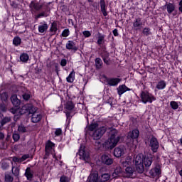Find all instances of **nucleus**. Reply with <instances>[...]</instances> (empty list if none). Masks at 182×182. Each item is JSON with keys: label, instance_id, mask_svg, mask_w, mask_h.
Segmentation results:
<instances>
[{"label": "nucleus", "instance_id": "obj_64", "mask_svg": "<svg viewBox=\"0 0 182 182\" xmlns=\"http://www.w3.org/2000/svg\"><path fill=\"white\" fill-rule=\"evenodd\" d=\"M1 127H2V126L1 125V127H0V129H1Z\"/></svg>", "mask_w": 182, "mask_h": 182}, {"label": "nucleus", "instance_id": "obj_8", "mask_svg": "<svg viewBox=\"0 0 182 182\" xmlns=\"http://www.w3.org/2000/svg\"><path fill=\"white\" fill-rule=\"evenodd\" d=\"M126 154V147L124 146H119L114 149V155L115 157H122Z\"/></svg>", "mask_w": 182, "mask_h": 182}, {"label": "nucleus", "instance_id": "obj_27", "mask_svg": "<svg viewBox=\"0 0 182 182\" xmlns=\"http://www.w3.org/2000/svg\"><path fill=\"white\" fill-rule=\"evenodd\" d=\"M110 180V174L109 173H102L99 176V182H107Z\"/></svg>", "mask_w": 182, "mask_h": 182}, {"label": "nucleus", "instance_id": "obj_55", "mask_svg": "<svg viewBox=\"0 0 182 182\" xmlns=\"http://www.w3.org/2000/svg\"><path fill=\"white\" fill-rule=\"evenodd\" d=\"M0 110H1V112H6V108L4 105L0 106Z\"/></svg>", "mask_w": 182, "mask_h": 182}, {"label": "nucleus", "instance_id": "obj_21", "mask_svg": "<svg viewBox=\"0 0 182 182\" xmlns=\"http://www.w3.org/2000/svg\"><path fill=\"white\" fill-rule=\"evenodd\" d=\"M164 8L166 9L168 14H171L176 9V6L173 3H166Z\"/></svg>", "mask_w": 182, "mask_h": 182}, {"label": "nucleus", "instance_id": "obj_16", "mask_svg": "<svg viewBox=\"0 0 182 182\" xmlns=\"http://www.w3.org/2000/svg\"><path fill=\"white\" fill-rule=\"evenodd\" d=\"M134 174V168L131 166H127L125 168V177L127 178H133V175Z\"/></svg>", "mask_w": 182, "mask_h": 182}, {"label": "nucleus", "instance_id": "obj_63", "mask_svg": "<svg viewBox=\"0 0 182 182\" xmlns=\"http://www.w3.org/2000/svg\"><path fill=\"white\" fill-rule=\"evenodd\" d=\"M180 141H181V144H182V138L180 139Z\"/></svg>", "mask_w": 182, "mask_h": 182}, {"label": "nucleus", "instance_id": "obj_40", "mask_svg": "<svg viewBox=\"0 0 182 182\" xmlns=\"http://www.w3.org/2000/svg\"><path fill=\"white\" fill-rule=\"evenodd\" d=\"M56 31H58V24L56 23V22H53L52 23L50 26V31L56 32Z\"/></svg>", "mask_w": 182, "mask_h": 182}, {"label": "nucleus", "instance_id": "obj_18", "mask_svg": "<svg viewBox=\"0 0 182 182\" xmlns=\"http://www.w3.org/2000/svg\"><path fill=\"white\" fill-rule=\"evenodd\" d=\"M102 161L104 164L107 166H110V164H113V159L110 158L109 156L104 154L102 156Z\"/></svg>", "mask_w": 182, "mask_h": 182}, {"label": "nucleus", "instance_id": "obj_19", "mask_svg": "<svg viewBox=\"0 0 182 182\" xmlns=\"http://www.w3.org/2000/svg\"><path fill=\"white\" fill-rule=\"evenodd\" d=\"M149 174L152 177H160V174H161V170H160L159 167H155L149 171Z\"/></svg>", "mask_w": 182, "mask_h": 182}, {"label": "nucleus", "instance_id": "obj_49", "mask_svg": "<svg viewBox=\"0 0 182 182\" xmlns=\"http://www.w3.org/2000/svg\"><path fill=\"white\" fill-rule=\"evenodd\" d=\"M62 36L64 38H67V36H69V31L68 29H65L62 32Z\"/></svg>", "mask_w": 182, "mask_h": 182}, {"label": "nucleus", "instance_id": "obj_35", "mask_svg": "<svg viewBox=\"0 0 182 182\" xmlns=\"http://www.w3.org/2000/svg\"><path fill=\"white\" fill-rule=\"evenodd\" d=\"M21 42H22V40H21V38L18 36H16L13 39V43L15 46H19Z\"/></svg>", "mask_w": 182, "mask_h": 182}, {"label": "nucleus", "instance_id": "obj_26", "mask_svg": "<svg viewBox=\"0 0 182 182\" xmlns=\"http://www.w3.org/2000/svg\"><path fill=\"white\" fill-rule=\"evenodd\" d=\"M48 23L46 22L44 23H40V25L38 26V32L40 33H43L44 32H46L48 31Z\"/></svg>", "mask_w": 182, "mask_h": 182}, {"label": "nucleus", "instance_id": "obj_2", "mask_svg": "<svg viewBox=\"0 0 182 182\" xmlns=\"http://www.w3.org/2000/svg\"><path fill=\"white\" fill-rule=\"evenodd\" d=\"M111 134L109 138L105 141L103 144V147L105 149H114L117 146V143L120 141V136L117 135V130L114 128H111L109 131Z\"/></svg>", "mask_w": 182, "mask_h": 182}, {"label": "nucleus", "instance_id": "obj_34", "mask_svg": "<svg viewBox=\"0 0 182 182\" xmlns=\"http://www.w3.org/2000/svg\"><path fill=\"white\" fill-rule=\"evenodd\" d=\"M105 35L100 34V33H98V39L97 41V45H99V46L103 45V43H105Z\"/></svg>", "mask_w": 182, "mask_h": 182}, {"label": "nucleus", "instance_id": "obj_32", "mask_svg": "<svg viewBox=\"0 0 182 182\" xmlns=\"http://www.w3.org/2000/svg\"><path fill=\"white\" fill-rule=\"evenodd\" d=\"M20 60L23 62V63H26L29 60V55L26 53H23L20 55Z\"/></svg>", "mask_w": 182, "mask_h": 182}, {"label": "nucleus", "instance_id": "obj_61", "mask_svg": "<svg viewBox=\"0 0 182 182\" xmlns=\"http://www.w3.org/2000/svg\"><path fill=\"white\" fill-rule=\"evenodd\" d=\"M30 107H31V108L33 109L34 110H36V108H33L32 106H30Z\"/></svg>", "mask_w": 182, "mask_h": 182}, {"label": "nucleus", "instance_id": "obj_15", "mask_svg": "<svg viewBox=\"0 0 182 182\" xmlns=\"http://www.w3.org/2000/svg\"><path fill=\"white\" fill-rule=\"evenodd\" d=\"M65 48L68 50H74V52H76V50H77L76 43H75V42H73V41H68L65 45Z\"/></svg>", "mask_w": 182, "mask_h": 182}, {"label": "nucleus", "instance_id": "obj_14", "mask_svg": "<svg viewBox=\"0 0 182 182\" xmlns=\"http://www.w3.org/2000/svg\"><path fill=\"white\" fill-rule=\"evenodd\" d=\"M31 157V155L29 154H24L22 156L21 158L18 156L13 157L12 161L14 163H22L23 161H25V160H27V159H29Z\"/></svg>", "mask_w": 182, "mask_h": 182}, {"label": "nucleus", "instance_id": "obj_52", "mask_svg": "<svg viewBox=\"0 0 182 182\" xmlns=\"http://www.w3.org/2000/svg\"><path fill=\"white\" fill-rule=\"evenodd\" d=\"M178 11L182 14V0L178 3Z\"/></svg>", "mask_w": 182, "mask_h": 182}, {"label": "nucleus", "instance_id": "obj_28", "mask_svg": "<svg viewBox=\"0 0 182 182\" xmlns=\"http://www.w3.org/2000/svg\"><path fill=\"white\" fill-rule=\"evenodd\" d=\"M54 147H55V144H53L50 141H48L46 144V152L50 153V151L53 150Z\"/></svg>", "mask_w": 182, "mask_h": 182}, {"label": "nucleus", "instance_id": "obj_62", "mask_svg": "<svg viewBox=\"0 0 182 182\" xmlns=\"http://www.w3.org/2000/svg\"><path fill=\"white\" fill-rule=\"evenodd\" d=\"M92 6L95 8V4H92Z\"/></svg>", "mask_w": 182, "mask_h": 182}, {"label": "nucleus", "instance_id": "obj_20", "mask_svg": "<svg viewBox=\"0 0 182 182\" xmlns=\"http://www.w3.org/2000/svg\"><path fill=\"white\" fill-rule=\"evenodd\" d=\"M166 86L167 83L166 81L164 80H161L156 83V89H157V90H164Z\"/></svg>", "mask_w": 182, "mask_h": 182}, {"label": "nucleus", "instance_id": "obj_38", "mask_svg": "<svg viewBox=\"0 0 182 182\" xmlns=\"http://www.w3.org/2000/svg\"><path fill=\"white\" fill-rule=\"evenodd\" d=\"M102 59H100V58H97L95 59V65H96V68L97 69H100V68H102Z\"/></svg>", "mask_w": 182, "mask_h": 182}, {"label": "nucleus", "instance_id": "obj_6", "mask_svg": "<svg viewBox=\"0 0 182 182\" xmlns=\"http://www.w3.org/2000/svg\"><path fill=\"white\" fill-rule=\"evenodd\" d=\"M11 103L15 106L16 110L14 109H11V113L15 114L16 112H18V107H19V105H21V100L18 99V96L16 95H13L11 97Z\"/></svg>", "mask_w": 182, "mask_h": 182}, {"label": "nucleus", "instance_id": "obj_25", "mask_svg": "<svg viewBox=\"0 0 182 182\" xmlns=\"http://www.w3.org/2000/svg\"><path fill=\"white\" fill-rule=\"evenodd\" d=\"M101 12L105 16H107V12L106 9V1L105 0H100V1Z\"/></svg>", "mask_w": 182, "mask_h": 182}, {"label": "nucleus", "instance_id": "obj_36", "mask_svg": "<svg viewBox=\"0 0 182 182\" xmlns=\"http://www.w3.org/2000/svg\"><path fill=\"white\" fill-rule=\"evenodd\" d=\"M97 127H99V124H97L96 123H93V124H91L90 125H89L88 130H89V132H93L94 130H97Z\"/></svg>", "mask_w": 182, "mask_h": 182}, {"label": "nucleus", "instance_id": "obj_44", "mask_svg": "<svg viewBox=\"0 0 182 182\" xmlns=\"http://www.w3.org/2000/svg\"><path fill=\"white\" fill-rule=\"evenodd\" d=\"M54 137H58L62 134V129L60 128L56 129L54 132Z\"/></svg>", "mask_w": 182, "mask_h": 182}, {"label": "nucleus", "instance_id": "obj_59", "mask_svg": "<svg viewBox=\"0 0 182 182\" xmlns=\"http://www.w3.org/2000/svg\"><path fill=\"white\" fill-rule=\"evenodd\" d=\"M114 174H117V172L116 171H114V173H113V176H114Z\"/></svg>", "mask_w": 182, "mask_h": 182}, {"label": "nucleus", "instance_id": "obj_37", "mask_svg": "<svg viewBox=\"0 0 182 182\" xmlns=\"http://www.w3.org/2000/svg\"><path fill=\"white\" fill-rule=\"evenodd\" d=\"M9 122H11V118H9L8 117L3 118L1 121V127L5 126V124H6V123H9Z\"/></svg>", "mask_w": 182, "mask_h": 182}, {"label": "nucleus", "instance_id": "obj_48", "mask_svg": "<svg viewBox=\"0 0 182 182\" xmlns=\"http://www.w3.org/2000/svg\"><path fill=\"white\" fill-rule=\"evenodd\" d=\"M82 35L85 36V38H90V36H92V33H90L89 31H84L82 32Z\"/></svg>", "mask_w": 182, "mask_h": 182}, {"label": "nucleus", "instance_id": "obj_5", "mask_svg": "<svg viewBox=\"0 0 182 182\" xmlns=\"http://www.w3.org/2000/svg\"><path fill=\"white\" fill-rule=\"evenodd\" d=\"M65 114L67 117V119H69L70 116H73L72 114V110L75 109V104L72 101H68L65 105Z\"/></svg>", "mask_w": 182, "mask_h": 182}, {"label": "nucleus", "instance_id": "obj_43", "mask_svg": "<svg viewBox=\"0 0 182 182\" xmlns=\"http://www.w3.org/2000/svg\"><path fill=\"white\" fill-rule=\"evenodd\" d=\"M1 99L3 102H6V100H8V93H6V92L1 93Z\"/></svg>", "mask_w": 182, "mask_h": 182}, {"label": "nucleus", "instance_id": "obj_12", "mask_svg": "<svg viewBox=\"0 0 182 182\" xmlns=\"http://www.w3.org/2000/svg\"><path fill=\"white\" fill-rule=\"evenodd\" d=\"M29 7L31 8V11H33V9H35V11H41V9L43 8V4L36 3L33 1L29 4Z\"/></svg>", "mask_w": 182, "mask_h": 182}, {"label": "nucleus", "instance_id": "obj_13", "mask_svg": "<svg viewBox=\"0 0 182 182\" xmlns=\"http://www.w3.org/2000/svg\"><path fill=\"white\" fill-rule=\"evenodd\" d=\"M87 181L88 182H99V173L97 171L91 173Z\"/></svg>", "mask_w": 182, "mask_h": 182}, {"label": "nucleus", "instance_id": "obj_57", "mask_svg": "<svg viewBox=\"0 0 182 182\" xmlns=\"http://www.w3.org/2000/svg\"><path fill=\"white\" fill-rule=\"evenodd\" d=\"M61 110H63V106L60 105L58 107V109L56 110V112H61Z\"/></svg>", "mask_w": 182, "mask_h": 182}, {"label": "nucleus", "instance_id": "obj_4", "mask_svg": "<svg viewBox=\"0 0 182 182\" xmlns=\"http://www.w3.org/2000/svg\"><path fill=\"white\" fill-rule=\"evenodd\" d=\"M106 130H107V128H106V127H101L95 129L92 134V139H94V140H99L100 139H102L103 134L106 133Z\"/></svg>", "mask_w": 182, "mask_h": 182}, {"label": "nucleus", "instance_id": "obj_51", "mask_svg": "<svg viewBox=\"0 0 182 182\" xmlns=\"http://www.w3.org/2000/svg\"><path fill=\"white\" fill-rule=\"evenodd\" d=\"M28 107H29V105H24V106L23 107V108H22L23 110H26V112H24V113H26V112H29V113H32V112H31V110L27 109Z\"/></svg>", "mask_w": 182, "mask_h": 182}, {"label": "nucleus", "instance_id": "obj_17", "mask_svg": "<svg viewBox=\"0 0 182 182\" xmlns=\"http://www.w3.org/2000/svg\"><path fill=\"white\" fill-rule=\"evenodd\" d=\"M140 134V132L139 131V129H135L134 130H132V132H129L128 134V137H130L132 141H133V140L139 139V136Z\"/></svg>", "mask_w": 182, "mask_h": 182}, {"label": "nucleus", "instance_id": "obj_23", "mask_svg": "<svg viewBox=\"0 0 182 182\" xmlns=\"http://www.w3.org/2000/svg\"><path fill=\"white\" fill-rule=\"evenodd\" d=\"M41 119H42V114L38 112L33 113L32 117H31V122L33 123H38V122H41Z\"/></svg>", "mask_w": 182, "mask_h": 182}, {"label": "nucleus", "instance_id": "obj_41", "mask_svg": "<svg viewBox=\"0 0 182 182\" xmlns=\"http://www.w3.org/2000/svg\"><path fill=\"white\" fill-rule=\"evenodd\" d=\"M18 131L19 132V133H26L27 132L26 127H25V126L22 124L18 126Z\"/></svg>", "mask_w": 182, "mask_h": 182}, {"label": "nucleus", "instance_id": "obj_39", "mask_svg": "<svg viewBox=\"0 0 182 182\" xmlns=\"http://www.w3.org/2000/svg\"><path fill=\"white\" fill-rule=\"evenodd\" d=\"M170 106L173 110H177V109H178V103L176 101H171L170 102Z\"/></svg>", "mask_w": 182, "mask_h": 182}, {"label": "nucleus", "instance_id": "obj_60", "mask_svg": "<svg viewBox=\"0 0 182 182\" xmlns=\"http://www.w3.org/2000/svg\"><path fill=\"white\" fill-rule=\"evenodd\" d=\"M88 1V2H93V0H87Z\"/></svg>", "mask_w": 182, "mask_h": 182}, {"label": "nucleus", "instance_id": "obj_29", "mask_svg": "<svg viewBox=\"0 0 182 182\" xmlns=\"http://www.w3.org/2000/svg\"><path fill=\"white\" fill-rule=\"evenodd\" d=\"M25 176L27 180H32V178H33V171H32L31 168H27L26 169Z\"/></svg>", "mask_w": 182, "mask_h": 182}, {"label": "nucleus", "instance_id": "obj_53", "mask_svg": "<svg viewBox=\"0 0 182 182\" xmlns=\"http://www.w3.org/2000/svg\"><path fill=\"white\" fill-rule=\"evenodd\" d=\"M67 63H68V61L66 60V59H62L60 62V65L65 66Z\"/></svg>", "mask_w": 182, "mask_h": 182}, {"label": "nucleus", "instance_id": "obj_31", "mask_svg": "<svg viewBox=\"0 0 182 182\" xmlns=\"http://www.w3.org/2000/svg\"><path fill=\"white\" fill-rule=\"evenodd\" d=\"M49 14H50V12L48 10H46L36 16V19H39L41 18H47V16H49Z\"/></svg>", "mask_w": 182, "mask_h": 182}, {"label": "nucleus", "instance_id": "obj_47", "mask_svg": "<svg viewBox=\"0 0 182 182\" xmlns=\"http://www.w3.org/2000/svg\"><path fill=\"white\" fill-rule=\"evenodd\" d=\"M5 181L6 182H12V181H14V178H12V176H11V175L6 174L5 176Z\"/></svg>", "mask_w": 182, "mask_h": 182}, {"label": "nucleus", "instance_id": "obj_42", "mask_svg": "<svg viewBox=\"0 0 182 182\" xmlns=\"http://www.w3.org/2000/svg\"><path fill=\"white\" fill-rule=\"evenodd\" d=\"M60 182H70V178L66 176H62L60 178Z\"/></svg>", "mask_w": 182, "mask_h": 182}, {"label": "nucleus", "instance_id": "obj_22", "mask_svg": "<svg viewBox=\"0 0 182 182\" xmlns=\"http://www.w3.org/2000/svg\"><path fill=\"white\" fill-rule=\"evenodd\" d=\"M130 89L127 87L126 85H119V87L117 88V93L119 96H122L124 93H126V92H129Z\"/></svg>", "mask_w": 182, "mask_h": 182}, {"label": "nucleus", "instance_id": "obj_56", "mask_svg": "<svg viewBox=\"0 0 182 182\" xmlns=\"http://www.w3.org/2000/svg\"><path fill=\"white\" fill-rule=\"evenodd\" d=\"M5 137V134H4V133L0 132V140H4Z\"/></svg>", "mask_w": 182, "mask_h": 182}, {"label": "nucleus", "instance_id": "obj_11", "mask_svg": "<svg viewBox=\"0 0 182 182\" xmlns=\"http://www.w3.org/2000/svg\"><path fill=\"white\" fill-rule=\"evenodd\" d=\"M119 82H122V79L117 77H111L107 79V83L109 86H117Z\"/></svg>", "mask_w": 182, "mask_h": 182}, {"label": "nucleus", "instance_id": "obj_1", "mask_svg": "<svg viewBox=\"0 0 182 182\" xmlns=\"http://www.w3.org/2000/svg\"><path fill=\"white\" fill-rule=\"evenodd\" d=\"M153 159H154L153 154H148L144 156L143 154H138L135 157V167L137 173L139 174L144 173V167L145 170H149L153 164Z\"/></svg>", "mask_w": 182, "mask_h": 182}, {"label": "nucleus", "instance_id": "obj_54", "mask_svg": "<svg viewBox=\"0 0 182 182\" xmlns=\"http://www.w3.org/2000/svg\"><path fill=\"white\" fill-rule=\"evenodd\" d=\"M112 33L114 36H119V31H117V28L114 29Z\"/></svg>", "mask_w": 182, "mask_h": 182}, {"label": "nucleus", "instance_id": "obj_30", "mask_svg": "<svg viewBox=\"0 0 182 182\" xmlns=\"http://www.w3.org/2000/svg\"><path fill=\"white\" fill-rule=\"evenodd\" d=\"M75 70H73L69 75L66 77V81L68 83H73V82H75Z\"/></svg>", "mask_w": 182, "mask_h": 182}, {"label": "nucleus", "instance_id": "obj_45", "mask_svg": "<svg viewBox=\"0 0 182 182\" xmlns=\"http://www.w3.org/2000/svg\"><path fill=\"white\" fill-rule=\"evenodd\" d=\"M12 171H13V173L14 174V176H16V177H18V176H19V168L13 167Z\"/></svg>", "mask_w": 182, "mask_h": 182}, {"label": "nucleus", "instance_id": "obj_46", "mask_svg": "<svg viewBox=\"0 0 182 182\" xmlns=\"http://www.w3.org/2000/svg\"><path fill=\"white\" fill-rule=\"evenodd\" d=\"M13 140L14 141H18L19 140V139H21V135H19V134L18 133H14L13 134Z\"/></svg>", "mask_w": 182, "mask_h": 182}, {"label": "nucleus", "instance_id": "obj_50", "mask_svg": "<svg viewBox=\"0 0 182 182\" xmlns=\"http://www.w3.org/2000/svg\"><path fill=\"white\" fill-rule=\"evenodd\" d=\"M23 99H24V100H29V99H31V95L29 94H23Z\"/></svg>", "mask_w": 182, "mask_h": 182}, {"label": "nucleus", "instance_id": "obj_3", "mask_svg": "<svg viewBox=\"0 0 182 182\" xmlns=\"http://www.w3.org/2000/svg\"><path fill=\"white\" fill-rule=\"evenodd\" d=\"M141 100L144 105L147 103H153V102H155L156 100V97L150 92H142L141 93Z\"/></svg>", "mask_w": 182, "mask_h": 182}, {"label": "nucleus", "instance_id": "obj_58", "mask_svg": "<svg viewBox=\"0 0 182 182\" xmlns=\"http://www.w3.org/2000/svg\"><path fill=\"white\" fill-rule=\"evenodd\" d=\"M102 59H103L105 63H109V60H107L106 59V58H103V57H102Z\"/></svg>", "mask_w": 182, "mask_h": 182}, {"label": "nucleus", "instance_id": "obj_7", "mask_svg": "<svg viewBox=\"0 0 182 182\" xmlns=\"http://www.w3.org/2000/svg\"><path fill=\"white\" fill-rule=\"evenodd\" d=\"M149 146L153 153H157V151L159 150V147H160L159 141L156 137L151 138L149 141Z\"/></svg>", "mask_w": 182, "mask_h": 182}, {"label": "nucleus", "instance_id": "obj_33", "mask_svg": "<svg viewBox=\"0 0 182 182\" xmlns=\"http://www.w3.org/2000/svg\"><path fill=\"white\" fill-rule=\"evenodd\" d=\"M143 36H150V35H153L151 32V28L149 27H144L142 30Z\"/></svg>", "mask_w": 182, "mask_h": 182}, {"label": "nucleus", "instance_id": "obj_24", "mask_svg": "<svg viewBox=\"0 0 182 182\" xmlns=\"http://www.w3.org/2000/svg\"><path fill=\"white\" fill-rule=\"evenodd\" d=\"M143 25V22L141 21V18H137L133 23V26L135 31H139L140 27Z\"/></svg>", "mask_w": 182, "mask_h": 182}, {"label": "nucleus", "instance_id": "obj_10", "mask_svg": "<svg viewBox=\"0 0 182 182\" xmlns=\"http://www.w3.org/2000/svg\"><path fill=\"white\" fill-rule=\"evenodd\" d=\"M136 158L133 159L132 156H127L125 159V161L122 162V165L124 167H130V166H133V164H136Z\"/></svg>", "mask_w": 182, "mask_h": 182}, {"label": "nucleus", "instance_id": "obj_9", "mask_svg": "<svg viewBox=\"0 0 182 182\" xmlns=\"http://www.w3.org/2000/svg\"><path fill=\"white\" fill-rule=\"evenodd\" d=\"M80 159L84 160V161H89V153L85 151V146H80L79 150Z\"/></svg>", "mask_w": 182, "mask_h": 182}]
</instances>
